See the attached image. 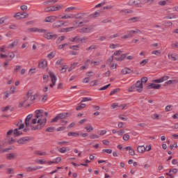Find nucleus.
<instances>
[{"instance_id":"nucleus-53","label":"nucleus","mask_w":178,"mask_h":178,"mask_svg":"<svg viewBox=\"0 0 178 178\" xmlns=\"http://www.w3.org/2000/svg\"><path fill=\"white\" fill-rule=\"evenodd\" d=\"M20 69H22V67L20 65H16L13 70V73H15V74L17 73V72H19V70H20Z\"/></svg>"},{"instance_id":"nucleus-27","label":"nucleus","mask_w":178,"mask_h":178,"mask_svg":"<svg viewBox=\"0 0 178 178\" xmlns=\"http://www.w3.org/2000/svg\"><path fill=\"white\" fill-rule=\"evenodd\" d=\"M72 30H74V27H69V28H63L60 30V33H69V31H72Z\"/></svg>"},{"instance_id":"nucleus-59","label":"nucleus","mask_w":178,"mask_h":178,"mask_svg":"<svg viewBox=\"0 0 178 178\" xmlns=\"http://www.w3.org/2000/svg\"><path fill=\"white\" fill-rule=\"evenodd\" d=\"M88 101H92V99L90 97H83L82 98L81 102H87Z\"/></svg>"},{"instance_id":"nucleus-8","label":"nucleus","mask_w":178,"mask_h":178,"mask_svg":"<svg viewBox=\"0 0 178 178\" xmlns=\"http://www.w3.org/2000/svg\"><path fill=\"white\" fill-rule=\"evenodd\" d=\"M49 76L51 82V83L50 84V87L51 88H54V87L56 86V81L58 80V79L56 78V76H55V74L51 71L49 72Z\"/></svg>"},{"instance_id":"nucleus-12","label":"nucleus","mask_w":178,"mask_h":178,"mask_svg":"<svg viewBox=\"0 0 178 178\" xmlns=\"http://www.w3.org/2000/svg\"><path fill=\"white\" fill-rule=\"evenodd\" d=\"M31 138L30 137L26 136V137H22L17 140V144L19 145H23L24 144H27L29 141H30Z\"/></svg>"},{"instance_id":"nucleus-61","label":"nucleus","mask_w":178,"mask_h":178,"mask_svg":"<svg viewBox=\"0 0 178 178\" xmlns=\"http://www.w3.org/2000/svg\"><path fill=\"white\" fill-rule=\"evenodd\" d=\"M145 3L147 5H153V3H155V0H147Z\"/></svg>"},{"instance_id":"nucleus-9","label":"nucleus","mask_w":178,"mask_h":178,"mask_svg":"<svg viewBox=\"0 0 178 178\" xmlns=\"http://www.w3.org/2000/svg\"><path fill=\"white\" fill-rule=\"evenodd\" d=\"M31 119H33V114L28 115L25 119V126L26 127H31V130H33V127H34L33 124H35L31 123Z\"/></svg>"},{"instance_id":"nucleus-48","label":"nucleus","mask_w":178,"mask_h":178,"mask_svg":"<svg viewBox=\"0 0 178 178\" xmlns=\"http://www.w3.org/2000/svg\"><path fill=\"white\" fill-rule=\"evenodd\" d=\"M116 92H120V88H115L114 90H113L110 92V95H113L116 94Z\"/></svg>"},{"instance_id":"nucleus-34","label":"nucleus","mask_w":178,"mask_h":178,"mask_svg":"<svg viewBox=\"0 0 178 178\" xmlns=\"http://www.w3.org/2000/svg\"><path fill=\"white\" fill-rule=\"evenodd\" d=\"M35 163H36L38 165H44L45 163H47V161H45L44 160L36 159L35 160Z\"/></svg>"},{"instance_id":"nucleus-47","label":"nucleus","mask_w":178,"mask_h":178,"mask_svg":"<svg viewBox=\"0 0 178 178\" xmlns=\"http://www.w3.org/2000/svg\"><path fill=\"white\" fill-rule=\"evenodd\" d=\"M26 102H27V100H26V97H24V100L21 102H19L18 106L19 108H22L24 106V104H26Z\"/></svg>"},{"instance_id":"nucleus-32","label":"nucleus","mask_w":178,"mask_h":178,"mask_svg":"<svg viewBox=\"0 0 178 178\" xmlns=\"http://www.w3.org/2000/svg\"><path fill=\"white\" fill-rule=\"evenodd\" d=\"M56 55V51H54L50 52L48 55H47V58L49 59H53V58H55V56Z\"/></svg>"},{"instance_id":"nucleus-63","label":"nucleus","mask_w":178,"mask_h":178,"mask_svg":"<svg viewBox=\"0 0 178 178\" xmlns=\"http://www.w3.org/2000/svg\"><path fill=\"white\" fill-rule=\"evenodd\" d=\"M91 49H97V45H91L86 49V51H91Z\"/></svg>"},{"instance_id":"nucleus-43","label":"nucleus","mask_w":178,"mask_h":178,"mask_svg":"<svg viewBox=\"0 0 178 178\" xmlns=\"http://www.w3.org/2000/svg\"><path fill=\"white\" fill-rule=\"evenodd\" d=\"M113 58H114L113 55L111 56H110V57L107 59V60H106V64H107V65H111V63L113 62Z\"/></svg>"},{"instance_id":"nucleus-40","label":"nucleus","mask_w":178,"mask_h":178,"mask_svg":"<svg viewBox=\"0 0 178 178\" xmlns=\"http://www.w3.org/2000/svg\"><path fill=\"white\" fill-rule=\"evenodd\" d=\"M168 58L170 59V60H177V56H175L173 54H169Z\"/></svg>"},{"instance_id":"nucleus-37","label":"nucleus","mask_w":178,"mask_h":178,"mask_svg":"<svg viewBox=\"0 0 178 178\" xmlns=\"http://www.w3.org/2000/svg\"><path fill=\"white\" fill-rule=\"evenodd\" d=\"M162 54L161 50H154L152 51V55H156V56H159Z\"/></svg>"},{"instance_id":"nucleus-54","label":"nucleus","mask_w":178,"mask_h":178,"mask_svg":"<svg viewBox=\"0 0 178 178\" xmlns=\"http://www.w3.org/2000/svg\"><path fill=\"white\" fill-rule=\"evenodd\" d=\"M80 48L79 45H73L70 47V49H73V51H77Z\"/></svg>"},{"instance_id":"nucleus-49","label":"nucleus","mask_w":178,"mask_h":178,"mask_svg":"<svg viewBox=\"0 0 178 178\" xmlns=\"http://www.w3.org/2000/svg\"><path fill=\"white\" fill-rule=\"evenodd\" d=\"M119 47L118 44H111L109 45L110 49H116Z\"/></svg>"},{"instance_id":"nucleus-13","label":"nucleus","mask_w":178,"mask_h":178,"mask_svg":"<svg viewBox=\"0 0 178 178\" xmlns=\"http://www.w3.org/2000/svg\"><path fill=\"white\" fill-rule=\"evenodd\" d=\"M81 17L79 16V15H75L74 14H65L64 16L61 17L62 19H81Z\"/></svg>"},{"instance_id":"nucleus-23","label":"nucleus","mask_w":178,"mask_h":178,"mask_svg":"<svg viewBox=\"0 0 178 178\" xmlns=\"http://www.w3.org/2000/svg\"><path fill=\"white\" fill-rule=\"evenodd\" d=\"M121 73H122V74H130V73H133V70L129 67H124L122 70Z\"/></svg>"},{"instance_id":"nucleus-58","label":"nucleus","mask_w":178,"mask_h":178,"mask_svg":"<svg viewBox=\"0 0 178 178\" xmlns=\"http://www.w3.org/2000/svg\"><path fill=\"white\" fill-rule=\"evenodd\" d=\"M152 118L154 119V120H159V115H158V114H153L152 115Z\"/></svg>"},{"instance_id":"nucleus-1","label":"nucleus","mask_w":178,"mask_h":178,"mask_svg":"<svg viewBox=\"0 0 178 178\" xmlns=\"http://www.w3.org/2000/svg\"><path fill=\"white\" fill-rule=\"evenodd\" d=\"M42 116H44V110L40 109L35 111V118L31 120V123L33 124H38L32 127V131L41 130L45 126L47 118L42 119Z\"/></svg>"},{"instance_id":"nucleus-64","label":"nucleus","mask_w":178,"mask_h":178,"mask_svg":"<svg viewBox=\"0 0 178 178\" xmlns=\"http://www.w3.org/2000/svg\"><path fill=\"white\" fill-rule=\"evenodd\" d=\"M87 40H88V38H79V42H87Z\"/></svg>"},{"instance_id":"nucleus-28","label":"nucleus","mask_w":178,"mask_h":178,"mask_svg":"<svg viewBox=\"0 0 178 178\" xmlns=\"http://www.w3.org/2000/svg\"><path fill=\"white\" fill-rule=\"evenodd\" d=\"M67 151H70L69 147H61L58 149V152L60 154H65V152H67Z\"/></svg>"},{"instance_id":"nucleus-7","label":"nucleus","mask_w":178,"mask_h":178,"mask_svg":"<svg viewBox=\"0 0 178 178\" xmlns=\"http://www.w3.org/2000/svg\"><path fill=\"white\" fill-rule=\"evenodd\" d=\"M67 26H69V22L58 20L53 24L52 27L53 29H60V27H66Z\"/></svg>"},{"instance_id":"nucleus-2","label":"nucleus","mask_w":178,"mask_h":178,"mask_svg":"<svg viewBox=\"0 0 178 178\" xmlns=\"http://www.w3.org/2000/svg\"><path fill=\"white\" fill-rule=\"evenodd\" d=\"M28 31L30 33H42L43 34L44 38L46 40H56L58 38V35L52 32H48L47 29H41L37 27L29 28Z\"/></svg>"},{"instance_id":"nucleus-39","label":"nucleus","mask_w":178,"mask_h":178,"mask_svg":"<svg viewBox=\"0 0 178 178\" xmlns=\"http://www.w3.org/2000/svg\"><path fill=\"white\" fill-rule=\"evenodd\" d=\"M164 24L165 27H172L173 26V23L170 21H165Z\"/></svg>"},{"instance_id":"nucleus-29","label":"nucleus","mask_w":178,"mask_h":178,"mask_svg":"<svg viewBox=\"0 0 178 178\" xmlns=\"http://www.w3.org/2000/svg\"><path fill=\"white\" fill-rule=\"evenodd\" d=\"M164 19H165V20H172V19H176V15H174L173 14H169L165 16Z\"/></svg>"},{"instance_id":"nucleus-38","label":"nucleus","mask_w":178,"mask_h":178,"mask_svg":"<svg viewBox=\"0 0 178 178\" xmlns=\"http://www.w3.org/2000/svg\"><path fill=\"white\" fill-rule=\"evenodd\" d=\"M85 129H86V131H88V133H90V131H92V130H94V127H92L91 124H88L85 127Z\"/></svg>"},{"instance_id":"nucleus-45","label":"nucleus","mask_w":178,"mask_h":178,"mask_svg":"<svg viewBox=\"0 0 178 178\" xmlns=\"http://www.w3.org/2000/svg\"><path fill=\"white\" fill-rule=\"evenodd\" d=\"M76 7H68L65 10V12L66 13H69L70 12H72V10H75Z\"/></svg>"},{"instance_id":"nucleus-35","label":"nucleus","mask_w":178,"mask_h":178,"mask_svg":"<svg viewBox=\"0 0 178 178\" xmlns=\"http://www.w3.org/2000/svg\"><path fill=\"white\" fill-rule=\"evenodd\" d=\"M56 2H58L56 0H49L45 1L44 3V5H54V3H56Z\"/></svg>"},{"instance_id":"nucleus-57","label":"nucleus","mask_w":178,"mask_h":178,"mask_svg":"<svg viewBox=\"0 0 178 178\" xmlns=\"http://www.w3.org/2000/svg\"><path fill=\"white\" fill-rule=\"evenodd\" d=\"M6 45H3L1 47H0V52H3L5 53L6 52Z\"/></svg>"},{"instance_id":"nucleus-60","label":"nucleus","mask_w":178,"mask_h":178,"mask_svg":"<svg viewBox=\"0 0 178 178\" xmlns=\"http://www.w3.org/2000/svg\"><path fill=\"white\" fill-rule=\"evenodd\" d=\"M171 47L172 49H176V48H178V42H175L171 44Z\"/></svg>"},{"instance_id":"nucleus-19","label":"nucleus","mask_w":178,"mask_h":178,"mask_svg":"<svg viewBox=\"0 0 178 178\" xmlns=\"http://www.w3.org/2000/svg\"><path fill=\"white\" fill-rule=\"evenodd\" d=\"M38 169H42V166H40V167L29 166V167L26 168V172H28V173H30L31 172H34L35 170H38Z\"/></svg>"},{"instance_id":"nucleus-52","label":"nucleus","mask_w":178,"mask_h":178,"mask_svg":"<svg viewBox=\"0 0 178 178\" xmlns=\"http://www.w3.org/2000/svg\"><path fill=\"white\" fill-rule=\"evenodd\" d=\"M71 41L72 42H80V38H79V36H76L74 38H72Z\"/></svg>"},{"instance_id":"nucleus-30","label":"nucleus","mask_w":178,"mask_h":178,"mask_svg":"<svg viewBox=\"0 0 178 178\" xmlns=\"http://www.w3.org/2000/svg\"><path fill=\"white\" fill-rule=\"evenodd\" d=\"M167 3H169V0H163L158 2V5L160 6H166Z\"/></svg>"},{"instance_id":"nucleus-46","label":"nucleus","mask_w":178,"mask_h":178,"mask_svg":"<svg viewBox=\"0 0 178 178\" xmlns=\"http://www.w3.org/2000/svg\"><path fill=\"white\" fill-rule=\"evenodd\" d=\"M35 154L40 155V156H45V155H47V152L38 151V152H35Z\"/></svg>"},{"instance_id":"nucleus-15","label":"nucleus","mask_w":178,"mask_h":178,"mask_svg":"<svg viewBox=\"0 0 178 178\" xmlns=\"http://www.w3.org/2000/svg\"><path fill=\"white\" fill-rule=\"evenodd\" d=\"M48 66V62L46 59H41L38 63V68L39 69H45Z\"/></svg>"},{"instance_id":"nucleus-51","label":"nucleus","mask_w":178,"mask_h":178,"mask_svg":"<svg viewBox=\"0 0 178 178\" xmlns=\"http://www.w3.org/2000/svg\"><path fill=\"white\" fill-rule=\"evenodd\" d=\"M54 131H55V127H50L46 129V131L47 133H54Z\"/></svg>"},{"instance_id":"nucleus-14","label":"nucleus","mask_w":178,"mask_h":178,"mask_svg":"<svg viewBox=\"0 0 178 178\" xmlns=\"http://www.w3.org/2000/svg\"><path fill=\"white\" fill-rule=\"evenodd\" d=\"M138 92H143V82L138 81L136 84L134 85Z\"/></svg>"},{"instance_id":"nucleus-55","label":"nucleus","mask_w":178,"mask_h":178,"mask_svg":"<svg viewBox=\"0 0 178 178\" xmlns=\"http://www.w3.org/2000/svg\"><path fill=\"white\" fill-rule=\"evenodd\" d=\"M58 120H60L58 115H57L55 118H52L51 120V123H55L58 122Z\"/></svg>"},{"instance_id":"nucleus-25","label":"nucleus","mask_w":178,"mask_h":178,"mask_svg":"<svg viewBox=\"0 0 178 178\" xmlns=\"http://www.w3.org/2000/svg\"><path fill=\"white\" fill-rule=\"evenodd\" d=\"M67 113L57 114V115L58 116V119H60V120H63V119H66V118H67Z\"/></svg>"},{"instance_id":"nucleus-17","label":"nucleus","mask_w":178,"mask_h":178,"mask_svg":"<svg viewBox=\"0 0 178 178\" xmlns=\"http://www.w3.org/2000/svg\"><path fill=\"white\" fill-rule=\"evenodd\" d=\"M162 87V85L161 84H156V83H150L147 86V88L149 90L154 89V90H159Z\"/></svg>"},{"instance_id":"nucleus-50","label":"nucleus","mask_w":178,"mask_h":178,"mask_svg":"<svg viewBox=\"0 0 178 178\" xmlns=\"http://www.w3.org/2000/svg\"><path fill=\"white\" fill-rule=\"evenodd\" d=\"M177 80H169L165 82V84H177Z\"/></svg>"},{"instance_id":"nucleus-62","label":"nucleus","mask_w":178,"mask_h":178,"mask_svg":"<svg viewBox=\"0 0 178 178\" xmlns=\"http://www.w3.org/2000/svg\"><path fill=\"white\" fill-rule=\"evenodd\" d=\"M9 29L10 30H17V25H16V24H11V25L9 26Z\"/></svg>"},{"instance_id":"nucleus-24","label":"nucleus","mask_w":178,"mask_h":178,"mask_svg":"<svg viewBox=\"0 0 178 178\" xmlns=\"http://www.w3.org/2000/svg\"><path fill=\"white\" fill-rule=\"evenodd\" d=\"M137 151L139 152V154H144V152L147 151V148H145L144 145H140L137 147Z\"/></svg>"},{"instance_id":"nucleus-22","label":"nucleus","mask_w":178,"mask_h":178,"mask_svg":"<svg viewBox=\"0 0 178 178\" xmlns=\"http://www.w3.org/2000/svg\"><path fill=\"white\" fill-rule=\"evenodd\" d=\"M79 33H91L90 27H83L79 29Z\"/></svg>"},{"instance_id":"nucleus-31","label":"nucleus","mask_w":178,"mask_h":178,"mask_svg":"<svg viewBox=\"0 0 178 178\" xmlns=\"http://www.w3.org/2000/svg\"><path fill=\"white\" fill-rule=\"evenodd\" d=\"M67 136L69 137H79V132H68Z\"/></svg>"},{"instance_id":"nucleus-5","label":"nucleus","mask_w":178,"mask_h":178,"mask_svg":"<svg viewBox=\"0 0 178 178\" xmlns=\"http://www.w3.org/2000/svg\"><path fill=\"white\" fill-rule=\"evenodd\" d=\"M134 34H141V31L140 29H136L134 30H131L128 31L126 35H124L121 37L122 40H127L129 38H133V35Z\"/></svg>"},{"instance_id":"nucleus-3","label":"nucleus","mask_w":178,"mask_h":178,"mask_svg":"<svg viewBox=\"0 0 178 178\" xmlns=\"http://www.w3.org/2000/svg\"><path fill=\"white\" fill-rule=\"evenodd\" d=\"M17 126H19V127L15 129H10L7 132V136H12V134H13L14 137H19V136H22L23 132H22L21 130L24 129V124H20V122H18Z\"/></svg>"},{"instance_id":"nucleus-56","label":"nucleus","mask_w":178,"mask_h":178,"mask_svg":"<svg viewBox=\"0 0 178 178\" xmlns=\"http://www.w3.org/2000/svg\"><path fill=\"white\" fill-rule=\"evenodd\" d=\"M34 73H35V68H31V69L29 70L28 74H29V76H31V74H34Z\"/></svg>"},{"instance_id":"nucleus-20","label":"nucleus","mask_w":178,"mask_h":178,"mask_svg":"<svg viewBox=\"0 0 178 178\" xmlns=\"http://www.w3.org/2000/svg\"><path fill=\"white\" fill-rule=\"evenodd\" d=\"M127 55H129L128 53L123 54H121L120 57H115L114 59L117 62H122V60H124V59H126V56H127Z\"/></svg>"},{"instance_id":"nucleus-36","label":"nucleus","mask_w":178,"mask_h":178,"mask_svg":"<svg viewBox=\"0 0 178 178\" xmlns=\"http://www.w3.org/2000/svg\"><path fill=\"white\" fill-rule=\"evenodd\" d=\"M121 15H127V13H133L132 10H127V9H122L120 11Z\"/></svg>"},{"instance_id":"nucleus-4","label":"nucleus","mask_w":178,"mask_h":178,"mask_svg":"<svg viewBox=\"0 0 178 178\" xmlns=\"http://www.w3.org/2000/svg\"><path fill=\"white\" fill-rule=\"evenodd\" d=\"M38 93L34 94V90H29L25 96V101H29V99L30 98V101L33 102V101H35V99L38 98Z\"/></svg>"},{"instance_id":"nucleus-41","label":"nucleus","mask_w":178,"mask_h":178,"mask_svg":"<svg viewBox=\"0 0 178 178\" xmlns=\"http://www.w3.org/2000/svg\"><path fill=\"white\" fill-rule=\"evenodd\" d=\"M122 140H124V141H129L130 140V136L129 134H124Z\"/></svg>"},{"instance_id":"nucleus-42","label":"nucleus","mask_w":178,"mask_h":178,"mask_svg":"<svg viewBox=\"0 0 178 178\" xmlns=\"http://www.w3.org/2000/svg\"><path fill=\"white\" fill-rule=\"evenodd\" d=\"M84 108H86V104H81L76 106V111H81V109H84Z\"/></svg>"},{"instance_id":"nucleus-26","label":"nucleus","mask_w":178,"mask_h":178,"mask_svg":"<svg viewBox=\"0 0 178 178\" xmlns=\"http://www.w3.org/2000/svg\"><path fill=\"white\" fill-rule=\"evenodd\" d=\"M65 40H66V36L63 35V36H60L57 38L56 41V44H60L62 42V41H65Z\"/></svg>"},{"instance_id":"nucleus-33","label":"nucleus","mask_w":178,"mask_h":178,"mask_svg":"<svg viewBox=\"0 0 178 178\" xmlns=\"http://www.w3.org/2000/svg\"><path fill=\"white\" fill-rule=\"evenodd\" d=\"M84 23H88V21L83 20L80 22L74 21V26H76V27H80V24H84Z\"/></svg>"},{"instance_id":"nucleus-6","label":"nucleus","mask_w":178,"mask_h":178,"mask_svg":"<svg viewBox=\"0 0 178 178\" xmlns=\"http://www.w3.org/2000/svg\"><path fill=\"white\" fill-rule=\"evenodd\" d=\"M62 8H63V4L55 5L44 8V11L46 12V13H49V12H58V10H60Z\"/></svg>"},{"instance_id":"nucleus-16","label":"nucleus","mask_w":178,"mask_h":178,"mask_svg":"<svg viewBox=\"0 0 178 178\" xmlns=\"http://www.w3.org/2000/svg\"><path fill=\"white\" fill-rule=\"evenodd\" d=\"M56 19H58L57 16L51 15V16L47 17L44 19V23H54V22H56Z\"/></svg>"},{"instance_id":"nucleus-10","label":"nucleus","mask_w":178,"mask_h":178,"mask_svg":"<svg viewBox=\"0 0 178 178\" xmlns=\"http://www.w3.org/2000/svg\"><path fill=\"white\" fill-rule=\"evenodd\" d=\"M29 15H30L27 13H22L20 12H18L15 15H14L13 17H15V19H18V20H20V19H27Z\"/></svg>"},{"instance_id":"nucleus-21","label":"nucleus","mask_w":178,"mask_h":178,"mask_svg":"<svg viewBox=\"0 0 178 178\" xmlns=\"http://www.w3.org/2000/svg\"><path fill=\"white\" fill-rule=\"evenodd\" d=\"M17 44H19V39H15L11 44H8L7 48H8V49H12L13 48H15V47H17Z\"/></svg>"},{"instance_id":"nucleus-44","label":"nucleus","mask_w":178,"mask_h":178,"mask_svg":"<svg viewBox=\"0 0 178 178\" xmlns=\"http://www.w3.org/2000/svg\"><path fill=\"white\" fill-rule=\"evenodd\" d=\"M10 149H12L11 147L1 149L0 154H3V152H9Z\"/></svg>"},{"instance_id":"nucleus-11","label":"nucleus","mask_w":178,"mask_h":178,"mask_svg":"<svg viewBox=\"0 0 178 178\" xmlns=\"http://www.w3.org/2000/svg\"><path fill=\"white\" fill-rule=\"evenodd\" d=\"M143 0H129L128 5L129 6H137L138 8H141V4L143 3Z\"/></svg>"},{"instance_id":"nucleus-18","label":"nucleus","mask_w":178,"mask_h":178,"mask_svg":"<svg viewBox=\"0 0 178 178\" xmlns=\"http://www.w3.org/2000/svg\"><path fill=\"white\" fill-rule=\"evenodd\" d=\"M17 156L16 153H9L6 154V158L8 161H12L13 159H16Z\"/></svg>"}]
</instances>
